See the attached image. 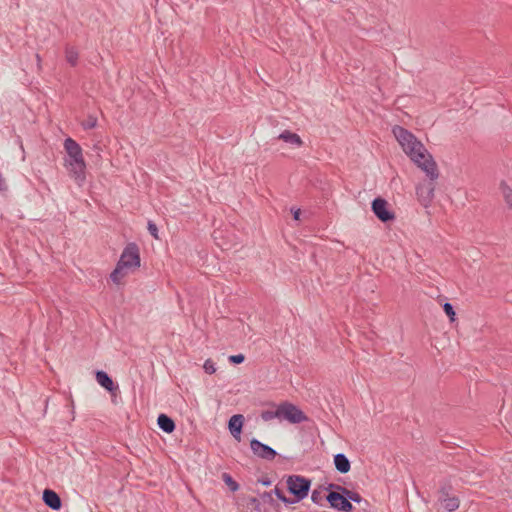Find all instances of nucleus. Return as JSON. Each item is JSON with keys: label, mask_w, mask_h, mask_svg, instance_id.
I'll return each mask as SVG.
<instances>
[{"label": "nucleus", "mask_w": 512, "mask_h": 512, "mask_svg": "<svg viewBox=\"0 0 512 512\" xmlns=\"http://www.w3.org/2000/svg\"><path fill=\"white\" fill-rule=\"evenodd\" d=\"M392 132L407 156L426 173L429 179L436 180L439 176L437 164L424 145L410 131L401 126L396 125Z\"/></svg>", "instance_id": "1"}, {"label": "nucleus", "mask_w": 512, "mask_h": 512, "mask_svg": "<svg viewBox=\"0 0 512 512\" xmlns=\"http://www.w3.org/2000/svg\"><path fill=\"white\" fill-rule=\"evenodd\" d=\"M64 149L67 153L64 158V166L70 177L79 187H82L86 181V163L82 148L74 139L68 137L64 140Z\"/></svg>", "instance_id": "2"}, {"label": "nucleus", "mask_w": 512, "mask_h": 512, "mask_svg": "<svg viewBox=\"0 0 512 512\" xmlns=\"http://www.w3.org/2000/svg\"><path fill=\"white\" fill-rule=\"evenodd\" d=\"M286 484L289 493L294 496L292 501L297 503L307 497L311 481L301 475H290L287 477Z\"/></svg>", "instance_id": "3"}, {"label": "nucleus", "mask_w": 512, "mask_h": 512, "mask_svg": "<svg viewBox=\"0 0 512 512\" xmlns=\"http://www.w3.org/2000/svg\"><path fill=\"white\" fill-rule=\"evenodd\" d=\"M117 264L127 272L129 270L133 271L138 268L140 266V252L138 245L133 242L128 243L124 248Z\"/></svg>", "instance_id": "4"}, {"label": "nucleus", "mask_w": 512, "mask_h": 512, "mask_svg": "<svg viewBox=\"0 0 512 512\" xmlns=\"http://www.w3.org/2000/svg\"><path fill=\"white\" fill-rule=\"evenodd\" d=\"M280 419H284L293 424H298L307 420V416L297 406L290 402L279 404Z\"/></svg>", "instance_id": "5"}, {"label": "nucleus", "mask_w": 512, "mask_h": 512, "mask_svg": "<svg viewBox=\"0 0 512 512\" xmlns=\"http://www.w3.org/2000/svg\"><path fill=\"white\" fill-rule=\"evenodd\" d=\"M371 209L375 216L384 223L395 219L394 213L388 208V202L383 198H375L372 201Z\"/></svg>", "instance_id": "6"}, {"label": "nucleus", "mask_w": 512, "mask_h": 512, "mask_svg": "<svg viewBox=\"0 0 512 512\" xmlns=\"http://www.w3.org/2000/svg\"><path fill=\"white\" fill-rule=\"evenodd\" d=\"M325 499L330 504V507L342 512H351L353 505L342 492H330L326 495Z\"/></svg>", "instance_id": "7"}, {"label": "nucleus", "mask_w": 512, "mask_h": 512, "mask_svg": "<svg viewBox=\"0 0 512 512\" xmlns=\"http://www.w3.org/2000/svg\"><path fill=\"white\" fill-rule=\"evenodd\" d=\"M434 180L429 182L420 183L416 187V194L419 202L422 206L428 207L434 197L435 185L433 183Z\"/></svg>", "instance_id": "8"}, {"label": "nucleus", "mask_w": 512, "mask_h": 512, "mask_svg": "<svg viewBox=\"0 0 512 512\" xmlns=\"http://www.w3.org/2000/svg\"><path fill=\"white\" fill-rule=\"evenodd\" d=\"M250 448L255 456L267 461H271L277 456V452L273 448L255 438L250 441Z\"/></svg>", "instance_id": "9"}, {"label": "nucleus", "mask_w": 512, "mask_h": 512, "mask_svg": "<svg viewBox=\"0 0 512 512\" xmlns=\"http://www.w3.org/2000/svg\"><path fill=\"white\" fill-rule=\"evenodd\" d=\"M244 423V417L241 414L233 415L228 422V429L231 435L238 441H240V435Z\"/></svg>", "instance_id": "10"}, {"label": "nucleus", "mask_w": 512, "mask_h": 512, "mask_svg": "<svg viewBox=\"0 0 512 512\" xmlns=\"http://www.w3.org/2000/svg\"><path fill=\"white\" fill-rule=\"evenodd\" d=\"M43 501L46 506L53 510H59L62 506V501L59 495L51 490V489H45L43 491Z\"/></svg>", "instance_id": "11"}, {"label": "nucleus", "mask_w": 512, "mask_h": 512, "mask_svg": "<svg viewBox=\"0 0 512 512\" xmlns=\"http://www.w3.org/2000/svg\"><path fill=\"white\" fill-rule=\"evenodd\" d=\"M334 465L337 471H339L342 474L349 472L351 468L349 459L343 453H339L334 456Z\"/></svg>", "instance_id": "12"}, {"label": "nucleus", "mask_w": 512, "mask_h": 512, "mask_svg": "<svg viewBox=\"0 0 512 512\" xmlns=\"http://www.w3.org/2000/svg\"><path fill=\"white\" fill-rule=\"evenodd\" d=\"M96 380L103 388L112 392L117 387L115 386L112 378L105 371H97L96 372Z\"/></svg>", "instance_id": "13"}, {"label": "nucleus", "mask_w": 512, "mask_h": 512, "mask_svg": "<svg viewBox=\"0 0 512 512\" xmlns=\"http://www.w3.org/2000/svg\"><path fill=\"white\" fill-rule=\"evenodd\" d=\"M158 426L166 433H172L175 430V423L166 414H160L157 419Z\"/></svg>", "instance_id": "14"}, {"label": "nucleus", "mask_w": 512, "mask_h": 512, "mask_svg": "<svg viewBox=\"0 0 512 512\" xmlns=\"http://www.w3.org/2000/svg\"><path fill=\"white\" fill-rule=\"evenodd\" d=\"M278 139H281L283 140L284 142L286 143H289V144H292V145H295V146H301L302 145V140L300 138V136L296 133H293L289 130H285L283 131L279 136H278Z\"/></svg>", "instance_id": "15"}, {"label": "nucleus", "mask_w": 512, "mask_h": 512, "mask_svg": "<svg viewBox=\"0 0 512 512\" xmlns=\"http://www.w3.org/2000/svg\"><path fill=\"white\" fill-rule=\"evenodd\" d=\"M65 58L71 66H76L79 58V53L77 49L73 46L67 45L65 48Z\"/></svg>", "instance_id": "16"}, {"label": "nucleus", "mask_w": 512, "mask_h": 512, "mask_svg": "<svg viewBox=\"0 0 512 512\" xmlns=\"http://www.w3.org/2000/svg\"><path fill=\"white\" fill-rule=\"evenodd\" d=\"M441 503L448 512H453L459 508L460 500L457 496H451L448 498H442Z\"/></svg>", "instance_id": "17"}, {"label": "nucleus", "mask_w": 512, "mask_h": 512, "mask_svg": "<svg viewBox=\"0 0 512 512\" xmlns=\"http://www.w3.org/2000/svg\"><path fill=\"white\" fill-rule=\"evenodd\" d=\"M127 273L128 272L125 269L117 264L115 269L110 274V279L114 283L119 284L121 280L127 275Z\"/></svg>", "instance_id": "18"}, {"label": "nucleus", "mask_w": 512, "mask_h": 512, "mask_svg": "<svg viewBox=\"0 0 512 512\" xmlns=\"http://www.w3.org/2000/svg\"><path fill=\"white\" fill-rule=\"evenodd\" d=\"M343 494L348 498V501H353L355 503H368L365 499L362 498V496L358 492L349 490L347 488L343 489Z\"/></svg>", "instance_id": "19"}, {"label": "nucleus", "mask_w": 512, "mask_h": 512, "mask_svg": "<svg viewBox=\"0 0 512 512\" xmlns=\"http://www.w3.org/2000/svg\"><path fill=\"white\" fill-rule=\"evenodd\" d=\"M500 188H501V191H502V194H503L506 204L510 208H512V189L508 185H506L504 182L501 183Z\"/></svg>", "instance_id": "20"}, {"label": "nucleus", "mask_w": 512, "mask_h": 512, "mask_svg": "<svg viewBox=\"0 0 512 512\" xmlns=\"http://www.w3.org/2000/svg\"><path fill=\"white\" fill-rule=\"evenodd\" d=\"M261 418L264 421H271L275 418L280 419V412H279V405L277 406L276 410H265L261 413Z\"/></svg>", "instance_id": "21"}, {"label": "nucleus", "mask_w": 512, "mask_h": 512, "mask_svg": "<svg viewBox=\"0 0 512 512\" xmlns=\"http://www.w3.org/2000/svg\"><path fill=\"white\" fill-rule=\"evenodd\" d=\"M222 479L232 492H235L239 489V484L232 478L229 473H223Z\"/></svg>", "instance_id": "22"}, {"label": "nucleus", "mask_w": 512, "mask_h": 512, "mask_svg": "<svg viewBox=\"0 0 512 512\" xmlns=\"http://www.w3.org/2000/svg\"><path fill=\"white\" fill-rule=\"evenodd\" d=\"M323 491H324V489L321 488V487L319 489H314L312 491L311 500H312L313 503L318 504V505H322L323 500L326 497V495L323 494Z\"/></svg>", "instance_id": "23"}, {"label": "nucleus", "mask_w": 512, "mask_h": 512, "mask_svg": "<svg viewBox=\"0 0 512 512\" xmlns=\"http://www.w3.org/2000/svg\"><path fill=\"white\" fill-rule=\"evenodd\" d=\"M97 126V118L93 115H89L83 122L82 127L84 130H90Z\"/></svg>", "instance_id": "24"}, {"label": "nucleus", "mask_w": 512, "mask_h": 512, "mask_svg": "<svg viewBox=\"0 0 512 512\" xmlns=\"http://www.w3.org/2000/svg\"><path fill=\"white\" fill-rule=\"evenodd\" d=\"M272 493H274L277 496V498L285 504H294L295 503V501H292V499L287 498L284 495V493L282 492V490H280L277 487L272 491Z\"/></svg>", "instance_id": "25"}, {"label": "nucleus", "mask_w": 512, "mask_h": 512, "mask_svg": "<svg viewBox=\"0 0 512 512\" xmlns=\"http://www.w3.org/2000/svg\"><path fill=\"white\" fill-rule=\"evenodd\" d=\"M443 309H444V312L446 313V315L449 317L450 321L453 322L455 320L456 313L454 311L452 304H450L448 302L445 303L443 306Z\"/></svg>", "instance_id": "26"}, {"label": "nucleus", "mask_w": 512, "mask_h": 512, "mask_svg": "<svg viewBox=\"0 0 512 512\" xmlns=\"http://www.w3.org/2000/svg\"><path fill=\"white\" fill-rule=\"evenodd\" d=\"M451 489H452V487L450 485H444L440 488V490H439V494H440L439 501L440 502H442V498L451 497V495H450Z\"/></svg>", "instance_id": "27"}, {"label": "nucleus", "mask_w": 512, "mask_h": 512, "mask_svg": "<svg viewBox=\"0 0 512 512\" xmlns=\"http://www.w3.org/2000/svg\"><path fill=\"white\" fill-rule=\"evenodd\" d=\"M204 369H205V372L208 374L215 373L216 372L215 363L210 359L206 360L204 363Z\"/></svg>", "instance_id": "28"}, {"label": "nucleus", "mask_w": 512, "mask_h": 512, "mask_svg": "<svg viewBox=\"0 0 512 512\" xmlns=\"http://www.w3.org/2000/svg\"><path fill=\"white\" fill-rule=\"evenodd\" d=\"M345 488L346 487H344V486L330 483L327 487H324L323 489L327 490L329 493L330 492H342L343 493V489H345Z\"/></svg>", "instance_id": "29"}, {"label": "nucleus", "mask_w": 512, "mask_h": 512, "mask_svg": "<svg viewBox=\"0 0 512 512\" xmlns=\"http://www.w3.org/2000/svg\"><path fill=\"white\" fill-rule=\"evenodd\" d=\"M148 231L149 233L155 238V239H158V228H157V225L152 222V221H148Z\"/></svg>", "instance_id": "30"}, {"label": "nucleus", "mask_w": 512, "mask_h": 512, "mask_svg": "<svg viewBox=\"0 0 512 512\" xmlns=\"http://www.w3.org/2000/svg\"><path fill=\"white\" fill-rule=\"evenodd\" d=\"M248 504L251 505L256 512H261V503L258 498H250Z\"/></svg>", "instance_id": "31"}, {"label": "nucleus", "mask_w": 512, "mask_h": 512, "mask_svg": "<svg viewBox=\"0 0 512 512\" xmlns=\"http://www.w3.org/2000/svg\"><path fill=\"white\" fill-rule=\"evenodd\" d=\"M245 360V357L243 354H237V355H231L229 357V362L233 364H240Z\"/></svg>", "instance_id": "32"}, {"label": "nucleus", "mask_w": 512, "mask_h": 512, "mask_svg": "<svg viewBox=\"0 0 512 512\" xmlns=\"http://www.w3.org/2000/svg\"><path fill=\"white\" fill-rule=\"evenodd\" d=\"M260 499L264 502V503H273L274 499L272 497V491L270 492H264L262 494H260Z\"/></svg>", "instance_id": "33"}, {"label": "nucleus", "mask_w": 512, "mask_h": 512, "mask_svg": "<svg viewBox=\"0 0 512 512\" xmlns=\"http://www.w3.org/2000/svg\"><path fill=\"white\" fill-rule=\"evenodd\" d=\"M299 216H300V209H296L294 212H293V218L295 220H298L299 219Z\"/></svg>", "instance_id": "34"}, {"label": "nucleus", "mask_w": 512, "mask_h": 512, "mask_svg": "<svg viewBox=\"0 0 512 512\" xmlns=\"http://www.w3.org/2000/svg\"><path fill=\"white\" fill-rule=\"evenodd\" d=\"M260 482H261L263 485H265V486H268V485H270V484H271V481H270L269 479H262V480H260Z\"/></svg>", "instance_id": "35"}, {"label": "nucleus", "mask_w": 512, "mask_h": 512, "mask_svg": "<svg viewBox=\"0 0 512 512\" xmlns=\"http://www.w3.org/2000/svg\"><path fill=\"white\" fill-rule=\"evenodd\" d=\"M36 61L38 62V65L41 63V57L39 54H36Z\"/></svg>", "instance_id": "36"}]
</instances>
